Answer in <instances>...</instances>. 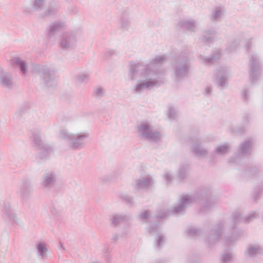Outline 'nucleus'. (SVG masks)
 <instances>
[{"label": "nucleus", "instance_id": "obj_1", "mask_svg": "<svg viewBox=\"0 0 263 263\" xmlns=\"http://www.w3.org/2000/svg\"><path fill=\"white\" fill-rule=\"evenodd\" d=\"M20 67L21 68L22 72H25V65H24V63L23 62H20Z\"/></svg>", "mask_w": 263, "mask_h": 263}, {"label": "nucleus", "instance_id": "obj_2", "mask_svg": "<svg viewBox=\"0 0 263 263\" xmlns=\"http://www.w3.org/2000/svg\"><path fill=\"white\" fill-rule=\"evenodd\" d=\"M46 249V248H42V247L39 248V252L40 253L42 254V253H43V252L44 250V249Z\"/></svg>", "mask_w": 263, "mask_h": 263}]
</instances>
